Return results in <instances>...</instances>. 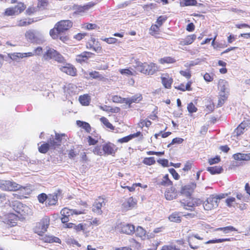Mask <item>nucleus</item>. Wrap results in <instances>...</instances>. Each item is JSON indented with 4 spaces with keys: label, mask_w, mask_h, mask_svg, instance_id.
Wrapping results in <instances>:
<instances>
[{
    "label": "nucleus",
    "mask_w": 250,
    "mask_h": 250,
    "mask_svg": "<svg viewBox=\"0 0 250 250\" xmlns=\"http://www.w3.org/2000/svg\"><path fill=\"white\" fill-rule=\"evenodd\" d=\"M73 24L71 20H61L50 30L49 35L53 40H60L62 42L66 43L69 40V37L65 32L72 28Z\"/></svg>",
    "instance_id": "nucleus-1"
},
{
    "label": "nucleus",
    "mask_w": 250,
    "mask_h": 250,
    "mask_svg": "<svg viewBox=\"0 0 250 250\" xmlns=\"http://www.w3.org/2000/svg\"><path fill=\"white\" fill-rule=\"evenodd\" d=\"M138 70L146 75H154L159 71V66L153 62L139 63L137 65Z\"/></svg>",
    "instance_id": "nucleus-2"
},
{
    "label": "nucleus",
    "mask_w": 250,
    "mask_h": 250,
    "mask_svg": "<svg viewBox=\"0 0 250 250\" xmlns=\"http://www.w3.org/2000/svg\"><path fill=\"white\" fill-rule=\"evenodd\" d=\"M21 219L19 215L13 212H8L4 214L2 222L8 228H12L17 226L18 222Z\"/></svg>",
    "instance_id": "nucleus-3"
},
{
    "label": "nucleus",
    "mask_w": 250,
    "mask_h": 250,
    "mask_svg": "<svg viewBox=\"0 0 250 250\" xmlns=\"http://www.w3.org/2000/svg\"><path fill=\"white\" fill-rule=\"evenodd\" d=\"M49 225L50 218L48 216H45L40 222L36 223L34 231L39 235L42 236L47 231Z\"/></svg>",
    "instance_id": "nucleus-4"
},
{
    "label": "nucleus",
    "mask_w": 250,
    "mask_h": 250,
    "mask_svg": "<svg viewBox=\"0 0 250 250\" xmlns=\"http://www.w3.org/2000/svg\"><path fill=\"white\" fill-rule=\"evenodd\" d=\"M223 194L222 195H210L203 204L204 208L206 210H210L218 206L219 200L224 198Z\"/></svg>",
    "instance_id": "nucleus-5"
},
{
    "label": "nucleus",
    "mask_w": 250,
    "mask_h": 250,
    "mask_svg": "<svg viewBox=\"0 0 250 250\" xmlns=\"http://www.w3.org/2000/svg\"><path fill=\"white\" fill-rule=\"evenodd\" d=\"M67 135L64 133H55V138H50L49 140L51 148L55 149L59 147L63 142L67 141Z\"/></svg>",
    "instance_id": "nucleus-6"
},
{
    "label": "nucleus",
    "mask_w": 250,
    "mask_h": 250,
    "mask_svg": "<svg viewBox=\"0 0 250 250\" xmlns=\"http://www.w3.org/2000/svg\"><path fill=\"white\" fill-rule=\"evenodd\" d=\"M83 213V211L77 210L76 209H71L67 208H63L61 211V220L62 223L64 224L68 222L70 217L74 214L79 215Z\"/></svg>",
    "instance_id": "nucleus-7"
},
{
    "label": "nucleus",
    "mask_w": 250,
    "mask_h": 250,
    "mask_svg": "<svg viewBox=\"0 0 250 250\" xmlns=\"http://www.w3.org/2000/svg\"><path fill=\"white\" fill-rule=\"evenodd\" d=\"M18 184L12 180H0V189L6 191H16Z\"/></svg>",
    "instance_id": "nucleus-8"
},
{
    "label": "nucleus",
    "mask_w": 250,
    "mask_h": 250,
    "mask_svg": "<svg viewBox=\"0 0 250 250\" xmlns=\"http://www.w3.org/2000/svg\"><path fill=\"white\" fill-rule=\"evenodd\" d=\"M180 203L182 207L186 209L193 210L194 208L198 205L197 199L191 196H186L181 200Z\"/></svg>",
    "instance_id": "nucleus-9"
},
{
    "label": "nucleus",
    "mask_w": 250,
    "mask_h": 250,
    "mask_svg": "<svg viewBox=\"0 0 250 250\" xmlns=\"http://www.w3.org/2000/svg\"><path fill=\"white\" fill-rule=\"evenodd\" d=\"M16 191H18V194H16L15 196L18 199H22L26 198L30 195L32 192L30 186H22L18 184Z\"/></svg>",
    "instance_id": "nucleus-10"
},
{
    "label": "nucleus",
    "mask_w": 250,
    "mask_h": 250,
    "mask_svg": "<svg viewBox=\"0 0 250 250\" xmlns=\"http://www.w3.org/2000/svg\"><path fill=\"white\" fill-rule=\"evenodd\" d=\"M106 199L104 196H98L95 200L93 205L92 210L96 213L101 215L103 213V211L101 208L102 207L105 205Z\"/></svg>",
    "instance_id": "nucleus-11"
},
{
    "label": "nucleus",
    "mask_w": 250,
    "mask_h": 250,
    "mask_svg": "<svg viewBox=\"0 0 250 250\" xmlns=\"http://www.w3.org/2000/svg\"><path fill=\"white\" fill-rule=\"evenodd\" d=\"M104 155H111L114 156L118 150V147L114 144L107 143L103 146Z\"/></svg>",
    "instance_id": "nucleus-12"
},
{
    "label": "nucleus",
    "mask_w": 250,
    "mask_h": 250,
    "mask_svg": "<svg viewBox=\"0 0 250 250\" xmlns=\"http://www.w3.org/2000/svg\"><path fill=\"white\" fill-rule=\"evenodd\" d=\"M94 4L91 2H89L83 6L74 4L73 6V9L74 10L73 15H80L83 13H84L85 11L88 10L90 8L93 7Z\"/></svg>",
    "instance_id": "nucleus-13"
},
{
    "label": "nucleus",
    "mask_w": 250,
    "mask_h": 250,
    "mask_svg": "<svg viewBox=\"0 0 250 250\" xmlns=\"http://www.w3.org/2000/svg\"><path fill=\"white\" fill-rule=\"evenodd\" d=\"M62 193L61 189H58L56 192L52 194H49L47 197L46 206H51L56 205L58 201V196Z\"/></svg>",
    "instance_id": "nucleus-14"
},
{
    "label": "nucleus",
    "mask_w": 250,
    "mask_h": 250,
    "mask_svg": "<svg viewBox=\"0 0 250 250\" xmlns=\"http://www.w3.org/2000/svg\"><path fill=\"white\" fill-rule=\"evenodd\" d=\"M60 70L71 76H76L77 74V69L73 65L69 63H66L65 65L61 67Z\"/></svg>",
    "instance_id": "nucleus-15"
},
{
    "label": "nucleus",
    "mask_w": 250,
    "mask_h": 250,
    "mask_svg": "<svg viewBox=\"0 0 250 250\" xmlns=\"http://www.w3.org/2000/svg\"><path fill=\"white\" fill-rule=\"evenodd\" d=\"M94 56V54L88 51H84L76 57V61L80 63L87 62L89 59Z\"/></svg>",
    "instance_id": "nucleus-16"
},
{
    "label": "nucleus",
    "mask_w": 250,
    "mask_h": 250,
    "mask_svg": "<svg viewBox=\"0 0 250 250\" xmlns=\"http://www.w3.org/2000/svg\"><path fill=\"white\" fill-rule=\"evenodd\" d=\"M137 200L130 197L127 198L122 204V208L125 210H131L137 206Z\"/></svg>",
    "instance_id": "nucleus-17"
},
{
    "label": "nucleus",
    "mask_w": 250,
    "mask_h": 250,
    "mask_svg": "<svg viewBox=\"0 0 250 250\" xmlns=\"http://www.w3.org/2000/svg\"><path fill=\"white\" fill-rule=\"evenodd\" d=\"M196 187V184L194 182H191L189 184L185 185L181 188V192L186 196H191L192 193Z\"/></svg>",
    "instance_id": "nucleus-18"
},
{
    "label": "nucleus",
    "mask_w": 250,
    "mask_h": 250,
    "mask_svg": "<svg viewBox=\"0 0 250 250\" xmlns=\"http://www.w3.org/2000/svg\"><path fill=\"white\" fill-rule=\"evenodd\" d=\"M13 209L21 216V218H23L26 214L25 209L27 207L20 202H17L13 206Z\"/></svg>",
    "instance_id": "nucleus-19"
},
{
    "label": "nucleus",
    "mask_w": 250,
    "mask_h": 250,
    "mask_svg": "<svg viewBox=\"0 0 250 250\" xmlns=\"http://www.w3.org/2000/svg\"><path fill=\"white\" fill-rule=\"evenodd\" d=\"M178 196V192L176 188L173 186H170L167 188L165 192V196L167 200H172Z\"/></svg>",
    "instance_id": "nucleus-20"
},
{
    "label": "nucleus",
    "mask_w": 250,
    "mask_h": 250,
    "mask_svg": "<svg viewBox=\"0 0 250 250\" xmlns=\"http://www.w3.org/2000/svg\"><path fill=\"white\" fill-rule=\"evenodd\" d=\"M162 83L165 88L170 89L171 87L173 80L172 77H169V74L166 73L161 77Z\"/></svg>",
    "instance_id": "nucleus-21"
},
{
    "label": "nucleus",
    "mask_w": 250,
    "mask_h": 250,
    "mask_svg": "<svg viewBox=\"0 0 250 250\" xmlns=\"http://www.w3.org/2000/svg\"><path fill=\"white\" fill-rule=\"evenodd\" d=\"M196 35L191 34L187 36L185 38L182 39L179 44L182 46L188 45L192 44L196 40Z\"/></svg>",
    "instance_id": "nucleus-22"
},
{
    "label": "nucleus",
    "mask_w": 250,
    "mask_h": 250,
    "mask_svg": "<svg viewBox=\"0 0 250 250\" xmlns=\"http://www.w3.org/2000/svg\"><path fill=\"white\" fill-rule=\"evenodd\" d=\"M192 83V81L189 80L187 82L186 84H185L184 83H181L178 86H174V88L175 89L182 92H185L186 91H192V88L191 87V85Z\"/></svg>",
    "instance_id": "nucleus-23"
},
{
    "label": "nucleus",
    "mask_w": 250,
    "mask_h": 250,
    "mask_svg": "<svg viewBox=\"0 0 250 250\" xmlns=\"http://www.w3.org/2000/svg\"><path fill=\"white\" fill-rule=\"evenodd\" d=\"M121 231L128 235L133 234L135 232V227L129 224L123 225L121 227Z\"/></svg>",
    "instance_id": "nucleus-24"
},
{
    "label": "nucleus",
    "mask_w": 250,
    "mask_h": 250,
    "mask_svg": "<svg viewBox=\"0 0 250 250\" xmlns=\"http://www.w3.org/2000/svg\"><path fill=\"white\" fill-rule=\"evenodd\" d=\"M143 100V97L141 94H137L131 98H126V104L128 105V107H131L132 103H138Z\"/></svg>",
    "instance_id": "nucleus-25"
},
{
    "label": "nucleus",
    "mask_w": 250,
    "mask_h": 250,
    "mask_svg": "<svg viewBox=\"0 0 250 250\" xmlns=\"http://www.w3.org/2000/svg\"><path fill=\"white\" fill-rule=\"evenodd\" d=\"M228 82L224 79H220L218 82V88L222 93H229Z\"/></svg>",
    "instance_id": "nucleus-26"
},
{
    "label": "nucleus",
    "mask_w": 250,
    "mask_h": 250,
    "mask_svg": "<svg viewBox=\"0 0 250 250\" xmlns=\"http://www.w3.org/2000/svg\"><path fill=\"white\" fill-rule=\"evenodd\" d=\"M36 21H37L34 20L33 18H23L17 21V25L20 27L27 26Z\"/></svg>",
    "instance_id": "nucleus-27"
},
{
    "label": "nucleus",
    "mask_w": 250,
    "mask_h": 250,
    "mask_svg": "<svg viewBox=\"0 0 250 250\" xmlns=\"http://www.w3.org/2000/svg\"><path fill=\"white\" fill-rule=\"evenodd\" d=\"M42 237L41 238V240L44 243H58L60 244L61 243L60 239L52 235H45L44 236L42 235Z\"/></svg>",
    "instance_id": "nucleus-28"
},
{
    "label": "nucleus",
    "mask_w": 250,
    "mask_h": 250,
    "mask_svg": "<svg viewBox=\"0 0 250 250\" xmlns=\"http://www.w3.org/2000/svg\"><path fill=\"white\" fill-rule=\"evenodd\" d=\"M58 51L56 50L49 48L43 55V58L46 61L54 59Z\"/></svg>",
    "instance_id": "nucleus-29"
},
{
    "label": "nucleus",
    "mask_w": 250,
    "mask_h": 250,
    "mask_svg": "<svg viewBox=\"0 0 250 250\" xmlns=\"http://www.w3.org/2000/svg\"><path fill=\"white\" fill-rule=\"evenodd\" d=\"M157 185L159 187H168V186H172L173 185V182L169 179V175L168 174H165L162 180L158 182Z\"/></svg>",
    "instance_id": "nucleus-30"
},
{
    "label": "nucleus",
    "mask_w": 250,
    "mask_h": 250,
    "mask_svg": "<svg viewBox=\"0 0 250 250\" xmlns=\"http://www.w3.org/2000/svg\"><path fill=\"white\" fill-rule=\"evenodd\" d=\"M158 62L162 65H164L165 64H170L175 63L176 62V60L174 57L171 56H165L160 58L158 60Z\"/></svg>",
    "instance_id": "nucleus-31"
},
{
    "label": "nucleus",
    "mask_w": 250,
    "mask_h": 250,
    "mask_svg": "<svg viewBox=\"0 0 250 250\" xmlns=\"http://www.w3.org/2000/svg\"><path fill=\"white\" fill-rule=\"evenodd\" d=\"M168 219L170 222L179 223L182 221L181 212L175 211L172 213L169 216Z\"/></svg>",
    "instance_id": "nucleus-32"
},
{
    "label": "nucleus",
    "mask_w": 250,
    "mask_h": 250,
    "mask_svg": "<svg viewBox=\"0 0 250 250\" xmlns=\"http://www.w3.org/2000/svg\"><path fill=\"white\" fill-rule=\"evenodd\" d=\"M74 229L76 232L82 231L83 233L87 234L89 232L88 230L87 225L85 223H80L78 225L75 224Z\"/></svg>",
    "instance_id": "nucleus-33"
},
{
    "label": "nucleus",
    "mask_w": 250,
    "mask_h": 250,
    "mask_svg": "<svg viewBox=\"0 0 250 250\" xmlns=\"http://www.w3.org/2000/svg\"><path fill=\"white\" fill-rule=\"evenodd\" d=\"M234 160L236 161H250V153H237L233 155Z\"/></svg>",
    "instance_id": "nucleus-34"
},
{
    "label": "nucleus",
    "mask_w": 250,
    "mask_h": 250,
    "mask_svg": "<svg viewBox=\"0 0 250 250\" xmlns=\"http://www.w3.org/2000/svg\"><path fill=\"white\" fill-rule=\"evenodd\" d=\"M80 104L83 106H88L91 102V97L88 94L80 95L79 97Z\"/></svg>",
    "instance_id": "nucleus-35"
},
{
    "label": "nucleus",
    "mask_w": 250,
    "mask_h": 250,
    "mask_svg": "<svg viewBox=\"0 0 250 250\" xmlns=\"http://www.w3.org/2000/svg\"><path fill=\"white\" fill-rule=\"evenodd\" d=\"M95 39L94 38L91 37L86 43V47L88 49H92L93 50L97 53L102 52L103 49L101 46H98L95 47L91 43V42H92L93 43H95Z\"/></svg>",
    "instance_id": "nucleus-36"
},
{
    "label": "nucleus",
    "mask_w": 250,
    "mask_h": 250,
    "mask_svg": "<svg viewBox=\"0 0 250 250\" xmlns=\"http://www.w3.org/2000/svg\"><path fill=\"white\" fill-rule=\"evenodd\" d=\"M79 146H73L69 150L67 151L68 156L70 159H74L79 154L78 148Z\"/></svg>",
    "instance_id": "nucleus-37"
},
{
    "label": "nucleus",
    "mask_w": 250,
    "mask_h": 250,
    "mask_svg": "<svg viewBox=\"0 0 250 250\" xmlns=\"http://www.w3.org/2000/svg\"><path fill=\"white\" fill-rule=\"evenodd\" d=\"M84 74L85 75H87V76H84V78L86 79H99L100 80H103L104 79V77L101 75L99 72L96 71H93L89 72L88 76L86 72H85Z\"/></svg>",
    "instance_id": "nucleus-38"
},
{
    "label": "nucleus",
    "mask_w": 250,
    "mask_h": 250,
    "mask_svg": "<svg viewBox=\"0 0 250 250\" xmlns=\"http://www.w3.org/2000/svg\"><path fill=\"white\" fill-rule=\"evenodd\" d=\"M16 3H17V4L13 7L18 15L22 13L26 9V6L23 2L20 1Z\"/></svg>",
    "instance_id": "nucleus-39"
},
{
    "label": "nucleus",
    "mask_w": 250,
    "mask_h": 250,
    "mask_svg": "<svg viewBox=\"0 0 250 250\" xmlns=\"http://www.w3.org/2000/svg\"><path fill=\"white\" fill-rule=\"evenodd\" d=\"M160 26L156 24L151 25L149 28V34L156 38L158 37V35L160 33Z\"/></svg>",
    "instance_id": "nucleus-40"
},
{
    "label": "nucleus",
    "mask_w": 250,
    "mask_h": 250,
    "mask_svg": "<svg viewBox=\"0 0 250 250\" xmlns=\"http://www.w3.org/2000/svg\"><path fill=\"white\" fill-rule=\"evenodd\" d=\"M25 37L27 40L31 42H35L37 39L35 32L31 30H29L26 32Z\"/></svg>",
    "instance_id": "nucleus-41"
},
{
    "label": "nucleus",
    "mask_w": 250,
    "mask_h": 250,
    "mask_svg": "<svg viewBox=\"0 0 250 250\" xmlns=\"http://www.w3.org/2000/svg\"><path fill=\"white\" fill-rule=\"evenodd\" d=\"M136 235L140 237L142 239L144 240L146 237V230L142 227L138 226L136 229Z\"/></svg>",
    "instance_id": "nucleus-42"
},
{
    "label": "nucleus",
    "mask_w": 250,
    "mask_h": 250,
    "mask_svg": "<svg viewBox=\"0 0 250 250\" xmlns=\"http://www.w3.org/2000/svg\"><path fill=\"white\" fill-rule=\"evenodd\" d=\"M214 231H222L224 233L227 234L231 231H236L237 229L233 226H229L225 227L216 228L214 229Z\"/></svg>",
    "instance_id": "nucleus-43"
},
{
    "label": "nucleus",
    "mask_w": 250,
    "mask_h": 250,
    "mask_svg": "<svg viewBox=\"0 0 250 250\" xmlns=\"http://www.w3.org/2000/svg\"><path fill=\"white\" fill-rule=\"evenodd\" d=\"M234 239L233 238H219L213 240H210L207 241L205 244H214V243H220L224 242H230Z\"/></svg>",
    "instance_id": "nucleus-44"
},
{
    "label": "nucleus",
    "mask_w": 250,
    "mask_h": 250,
    "mask_svg": "<svg viewBox=\"0 0 250 250\" xmlns=\"http://www.w3.org/2000/svg\"><path fill=\"white\" fill-rule=\"evenodd\" d=\"M207 170L213 175L221 173L223 170L222 167L219 166L208 167Z\"/></svg>",
    "instance_id": "nucleus-45"
},
{
    "label": "nucleus",
    "mask_w": 250,
    "mask_h": 250,
    "mask_svg": "<svg viewBox=\"0 0 250 250\" xmlns=\"http://www.w3.org/2000/svg\"><path fill=\"white\" fill-rule=\"evenodd\" d=\"M77 125L83 128L87 132L89 133L91 130V127L89 123L81 121H77Z\"/></svg>",
    "instance_id": "nucleus-46"
},
{
    "label": "nucleus",
    "mask_w": 250,
    "mask_h": 250,
    "mask_svg": "<svg viewBox=\"0 0 250 250\" xmlns=\"http://www.w3.org/2000/svg\"><path fill=\"white\" fill-rule=\"evenodd\" d=\"M197 4L196 0H181L180 2V6L182 7L188 6H195Z\"/></svg>",
    "instance_id": "nucleus-47"
},
{
    "label": "nucleus",
    "mask_w": 250,
    "mask_h": 250,
    "mask_svg": "<svg viewBox=\"0 0 250 250\" xmlns=\"http://www.w3.org/2000/svg\"><path fill=\"white\" fill-rule=\"evenodd\" d=\"M50 147L51 148L49 142L48 143H44L39 146L38 150L40 153L45 154L49 150Z\"/></svg>",
    "instance_id": "nucleus-48"
},
{
    "label": "nucleus",
    "mask_w": 250,
    "mask_h": 250,
    "mask_svg": "<svg viewBox=\"0 0 250 250\" xmlns=\"http://www.w3.org/2000/svg\"><path fill=\"white\" fill-rule=\"evenodd\" d=\"M151 122L147 119H141L138 123L139 127L143 128L144 126L149 127L151 125Z\"/></svg>",
    "instance_id": "nucleus-49"
},
{
    "label": "nucleus",
    "mask_w": 250,
    "mask_h": 250,
    "mask_svg": "<svg viewBox=\"0 0 250 250\" xmlns=\"http://www.w3.org/2000/svg\"><path fill=\"white\" fill-rule=\"evenodd\" d=\"M228 97V93H223L220 95L218 102L217 104L218 106H222L227 101Z\"/></svg>",
    "instance_id": "nucleus-50"
},
{
    "label": "nucleus",
    "mask_w": 250,
    "mask_h": 250,
    "mask_svg": "<svg viewBox=\"0 0 250 250\" xmlns=\"http://www.w3.org/2000/svg\"><path fill=\"white\" fill-rule=\"evenodd\" d=\"M100 120L107 128L112 130H114L115 127L109 122L106 118L102 117L100 119Z\"/></svg>",
    "instance_id": "nucleus-51"
},
{
    "label": "nucleus",
    "mask_w": 250,
    "mask_h": 250,
    "mask_svg": "<svg viewBox=\"0 0 250 250\" xmlns=\"http://www.w3.org/2000/svg\"><path fill=\"white\" fill-rule=\"evenodd\" d=\"M245 132V130L242 127V125L240 124L239 125L234 129L233 134V136L238 138L241 136Z\"/></svg>",
    "instance_id": "nucleus-52"
},
{
    "label": "nucleus",
    "mask_w": 250,
    "mask_h": 250,
    "mask_svg": "<svg viewBox=\"0 0 250 250\" xmlns=\"http://www.w3.org/2000/svg\"><path fill=\"white\" fill-rule=\"evenodd\" d=\"M112 101L115 103L126 104V98H122L119 95H113L112 97Z\"/></svg>",
    "instance_id": "nucleus-53"
},
{
    "label": "nucleus",
    "mask_w": 250,
    "mask_h": 250,
    "mask_svg": "<svg viewBox=\"0 0 250 250\" xmlns=\"http://www.w3.org/2000/svg\"><path fill=\"white\" fill-rule=\"evenodd\" d=\"M180 75L187 80H189L191 77V71L189 69H187L186 70H181L179 71Z\"/></svg>",
    "instance_id": "nucleus-54"
},
{
    "label": "nucleus",
    "mask_w": 250,
    "mask_h": 250,
    "mask_svg": "<svg viewBox=\"0 0 250 250\" xmlns=\"http://www.w3.org/2000/svg\"><path fill=\"white\" fill-rule=\"evenodd\" d=\"M156 163L154 157H146L143 160V163L147 166H151L155 164Z\"/></svg>",
    "instance_id": "nucleus-55"
},
{
    "label": "nucleus",
    "mask_w": 250,
    "mask_h": 250,
    "mask_svg": "<svg viewBox=\"0 0 250 250\" xmlns=\"http://www.w3.org/2000/svg\"><path fill=\"white\" fill-rule=\"evenodd\" d=\"M33 56V52H30L27 53H17L16 55L13 54L14 57H16L20 58L32 57Z\"/></svg>",
    "instance_id": "nucleus-56"
},
{
    "label": "nucleus",
    "mask_w": 250,
    "mask_h": 250,
    "mask_svg": "<svg viewBox=\"0 0 250 250\" xmlns=\"http://www.w3.org/2000/svg\"><path fill=\"white\" fill-rule=\"evenodd\" d=\"M4 15L7 16H14V15H17V13L16 12V11L15 10L13 7H10L9 8H6L4 13Z\"/></svg>",
    "instance_id": "nucleus-57"
},
{
    "label": "nucleus",
    "mask_w": 250,
    "mask_h": 250,
    "mask_svg": "<svg viewBox=\"0 0 250 250\" xmlns=\"http://www.w3.org/2000/svg\"><path fill=\"white\" fill-rule=\"evenodd\" d=\"M38 11V8L34 6H29L25 11V14L26 15L30 16L34 14Z\"/></svg>",
    "instance_id": "nucleus-58"
},
{
    "label": "nucleus",
    "mask_w": 250,
    "mask_h": 250,
    "mask_svg": "<svg viewBox=\"0 0 250 250\" xmlns=\"http://www.w3.org/2000/svg\"><path fill=\"white\" fill-rule=\"evenodd\" d=\"M242 127L245 130V131L250 128V120L247 119L244 120L240 123Z\"/></svg>",
    "instance_id": "nucleus-59"
},
{
    "label": "nucleus",
    "mask_w": 250,
    "mask_h": 250,
    "mask_svg": "<svg viewBox=\"0 0 250 250\" xmlns=\"http://www.w3.org/2000/svg\"><path fill=\"white\" fill-rule=\"evenodd\" d=\"M93 152L97 155L99 156H103L104 155V150H103V148H101V146H96L93 150Z\"/></svg>",
    "instance_id": "nucleus-60"
},
{
    "label": "nucleus",
    "mask_w": 250,
    "mask_h": 250,
    "mask_svg": "<svg viewBox=\"0 0 250 250\" xmlns=\"http://www.w3.org/2000/svg\"><path fill=\"white\" fill-rule=\"evenodd\" d=\"M187 109L189 113H193L197 111V108L195 106L192 102L188 104L187 106Z\"/></svg>",
    "instance_id": "nucleus-61"
},
{
    "label": "nucleus",
    "mask_w": 250,
    "mask_h": 250,
    "mask_svg": "<svg viewBox=\"0 0 250 250\" xmlns=\"http://www.w3.org/2000/svg\"><path fill=\"white\" fill-rule=\"evenodd\" d=\"M87 142L89 146H94L97 144L98 139L97 137L93 138L91 136H88L87 137Z\"/></svg>",
    "instance_id": "nucleus-62"
},
{
    "label": "nucleus",
    "mask_w": 250,
    "mask_h": 250,
    "mask_svg": "<svg viewBox=\"0 0 250 250\" xmlns=\"http://www.w3.org/2000/svg\"><path fill=\"white\" fill-rule=\"evenodd\" d=\"M48 4L47 0H38L37 8H45Z\"/></svg>",
    "instance_id": "nucleus-63"
},
{
    "label": "nucleus",
    "mask_w": 250,
    "mask_h": 250,
    "mask_svg": "<svg viewBox=\"0 0 250 250\" xmlns=\"http://www.w3.org/2000/svg\"><path fill=\"white\" fill-rule=\"evenodd\" d=\"M54 60H55L56 61H57V62H59V63H65V61H66L64 58L59 52H58L57 54L55 57Z\"/></svg>",
    "instance_id": "nucleus-64"
}]
</instances>
